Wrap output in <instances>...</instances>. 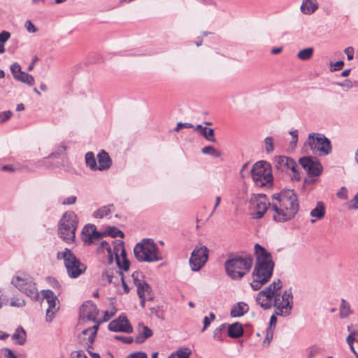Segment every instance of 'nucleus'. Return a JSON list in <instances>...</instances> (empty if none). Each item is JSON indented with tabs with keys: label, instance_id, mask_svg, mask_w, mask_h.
<instances>
[{
	"label": "nucleus",
	"instance_id": "obj_1",
	"mask_svg": "<svg viewBox=\"0 0 358 358\" xmlns=\"http://www.w3.org/2000/svg\"><path fill=\"white\" fill-rule=\"evenodd\" d=\"M299 204L297 196L292 189H284L272 196L270 213L277 222H286L297 214Z\"/></svg>",
	"mask_w": 358,
	"mask_h": 358
},
{
	"label": "nucleus",
	"instance_id": "obj_2",
	"mask_svg": "<svg viewBox=\"0 0 358 358\" xmlns=\"http://www.w3.org/2000/svg\"><path fill=\"white\" fill-rule=\"evenodd\" d=\"M257 257L256 264L252 271L253 280L250 285L254 290H259L271 279L274 267L271 255L258 243L255 245Z\"/></svg>",
	"mask_w": 358,
	"mask_h": 358
},
{
	"label": "nucleus",
	"instance_id": "obj_3",
	"mask_svg": "<svg viewBox=\"0 0 358 358\" xmlns=\"http://www.w3.org/2000/svg\"><path fill=\"white\" fill-rule=\"evenodd\" d=\"M282 287V282L280 280L273 281L268 287L259 292V295H263L270 299L274 298L273 306L275 308V313L278 316L287 317L290 315L293 308V295L292 290H285L280 296V290Z\"/></svg>",
	"mask_w": 358,
	"mask_h": 358
},
{
	"label": "nucleus",
	"instance_id": "obj_4",
	"mask_svg": "<svg viewBox=\"0 0 358 358\" xmlns=\"http://www.w3.org/2000/svg\"><path fill=\"white\" fill-rule=\"evenodd\" d=\"M134 253L136 259L140 262L151 263L163 259L159 249L150 238H145L138 243L134 248Z\"/></svg>",
	"mask_w": 358,
	"mask_h": 358
},
{
	"label": "nucleus",
	"instance_id": "obj_5",
	"mask_svg": "<svg viewBox=\"0 0 358 358\" xmlns=\"http://www.w3.org/2000/svg\"><path fill=\"white\" fill-rule=\"evenodd\" d=\"M253 262L252 255L245 257H236L225 262L227 273L234 280H240L251 268Z\"/></svg>",
	"mask_w": 358,
	"mask_h": 358
},
{
	"label": "nucleus",
	"instance_id": "obj_6",
	"mask_svg": "<svg viewBox=\"0 0 358 358\" xmlns=\"http://www.w3.org/2000/svg\"><path fill=\"white\" fill-rule=\"evenodd\" d=\"M57 259L63 260L68 275L71 278H77L86 271L87 266L68 248L58 252Z\"/></svg>",
	"mask_w": 358,
	"mask_h": 358
},
{
	"label": "nucleus",
	"instance_id": "obj_7",
	"mask_svg": "<svg viewBox=\"0 0 358 358\" xmlns=\"http://www.w3.org/2000/svg\"><path fill=\"white\" fill-rule=\"evenodd\" d=\"M78 223V217L74 212H66L59 220L58 228L59 237L67 243H73Z\"/></svg>",
	"mask_w": 358,
	"mask_h": 358
},
{
	"label": "nucleus",
	"instance_id": "obj_8",
	"mask_svg": "<svg viewBox=\"0 0 358 358\" xmlns=\"http://www.w3.org/2000/svg\"><path fill=\"white\" fill-rule=\"evenodd\" d=\"M255 184L259 187L270 185L273 182L271 166L264 161L256 162L250 170Z\"/></svg>",
	"mask_w": 358,
	"mask_h": 358
},
{
	"label": "nucleus",
	"instance_id": "obj_9",
	"mask_svg": "<svg viewBox=\"0 0 358 358\" xmlns=\"http://www.w3.org/2000/svg\"><path fill=\"white\" fill-rule=\"evenodd\" d=\"M304 149L310 148L313 153L327 155L331 151L330 141L322 134H309L303 145Z\"/></svg>",
	"mask_w": 358,
	"mask_h": 358
},
{
	"label": "nucleus",
	"instance_id": "obj_10",
	"mask_svg": "<svg viewBox=\"0 0 358 358\" xmlns=\"http://www.w3.org/2000/svg\"><path fill=\"white\" fill-rule=\"evenodd\" d=\"M11 283L31 299L38 300L39 293L36 285L30 275L24 273L16 275L12 279Z\"/></svg>",
	"mask_w": 358,
	"mask_h": 358
},
{
	"label": "nucleus",
	"instance_id": "obj_11",
	"mask_svg": "<svg viewBox=\"0 0 358 358\" xmlns=\"http://www.w3.org/2000/svg\"><path fill=\"white\" fill-rule=\"evenodd\" d=\"M271 203L265 194L253 195L250 200V214L253 219H261L267 210L270 211Z\"/></svg>",
	"mask_w": 358,
	"mask_h": 358
},
{
	"label": "nucleus",
	"instance_id": "obj_12",
	"mask_svg": "<svg viewBox=\"0 0 358 358\" xmlns=\"http://www.w3.org/2000/svg\"><path fill=\"white\" fill-rule=\"evenodd\" d=\"M208 252L207 247L201 244L196 245L189 259V265L193 271H199L205 265L208 259Z\"/></svg>",
	"mask_w": 358,
	"mask_h": 358
},
{
	"label": "nucleus",
	"instance_id": "obj_13",
	"mask_svg": "<svg viewBox=\"0 0 358 358\" xmlns=\"http://www.w3.org/2000/svg\"><path fill=\"white\" fill-rule=\"evenodd\" d=\"M43 298L46 300L48 308L46 310L45 319L47 322H52L55 313L59 310V300L55 294L50 289L41 291Z\"/></svg>",
	"mask_w": 358,
	"mask_h": 358
},
{
	"label": "nucleus",
	"instance_id": "obj_14",
	"mask_svg": "<svg viewBox=\"0 0 358 358\" xmlns=\"http://www.w3.org/2000/svg\"><path fill=\"white\" fill-rule=\"evenodd\" d=\"M108 329L114 332L131 333L133 328L129 322L125 315L122 314L116 320L111 321L108 324Z\"/></svg>",
	"mask_w": 358,
	"mask_h": 358
},
{
	"label": "nucleus",
	"instance_id": "obj_15",
	"mask_svg": "<svg viewBox=\"0 0 358 358\" xmlns=\"http://www.w3.org/2000/svg\"><path fill=\"white\" fill-rule=\"evenodd\" d=\"M299 163L310 176H317L322 172L321 164L317 160H313L309 157L301 158Z\"/></svg>",
	"mask_w": 358,
	"mask_h": 358
},
{
	"label": "nucleus",
	"instance_id": "obj_16",
	"mask_svg": "<svg viewBox=\"0 0 358 358\" xmlns=\"http://www.w3.org/2000/svg\"><path fill=\"white\" fill-rule=\"evenodd\" d=\"M98 328V325H94L92 327H89L83 330L80 334L79 339L80 343L83 346L87 348V349L92 348L96 335Z\"/></svg>",
	"mask_w": 358,
	"mask_h": 358
},
{
	"label": "nucleus",
	"instance_id": "obj_17",
	"mask_svg": "<svg viewBox=\"0 0 358 358\" xmlns=\"http://www.w3.org/2000/svg\"><path fill=\"white\" fill-rule=\"evenodd\" d=\"M98 312L96 305L90 302L83 304L80 308V316L94 322L96 321Z\"/></svg>",
	"mask_w": 358,
	"mask_h": 358
},
{
	"label": "nucleus",
	"instance_id": "obj_18",
	"mask_svg": "<svg viewBox=\"0 0 358 358\" xmlns=\"http://www.w3.org/2000/svg\"><path fill=\"white\" fill-rule=\"evenodd\" d=\"M293 159L285 156L275 157L274 159L275 167L282 171L288 173L289 166L293 167Z\"/></svg>",
	"mask_w": 358,
	"mask_h": 358
},
{
	"label": "nucleus",
	"instance_id": "obj_19",
	"mask_svg": "<svg viewBox=\"0 0 358 358\" xmlns=\"http://www.w3.org/2000/svg\"><path fill=\"white\" fill-rule=\"evenodd\" d=\"M319 8L317 0H302L300 11L307 15L313 14Z\"/></svg>",
	"mask_w": 358,
	"mask_h": 358
},
{
	"label": "nucleus",
	"instance_id": "obj_20",
	"mask_svg": "<svg viewBox=\"0 0 358 358\" xmlns=\"http://www.w3.org/2000/svg\"><path fill=\"white\" fill-rule=\"evenodd\" d=\"M98 159V170L99 171H104L108 169L111 164L112 162L108 155V154L104 151L101 150L97 155Z\"/></svg>",
	"mask_w": 358,
	"mask_h": 358
},
{
	"label": "nucleus",
	"instance_id": "obj_21",
	"mask_svg": "<svg viewBox=\"0 0 358 358\" xmlns=\"http://www.w3.org/2000/svg\"><path fill=\"white\" fill-rule=\"evenodd\" d=\"M138 334L136 336L135 341L137 343H143L147 338H150L152 335V330L146 326L139 324L138 326Z\"/></svg>",
	"mask_w": 358,
	"mask_h": 358
},
{
	"label": "nucleus",
	"instance_id": "obj_22",
	"mask_svg": "<svg viewBox=\"0 0 358 358\" xmlns=\"http://www.w3.org/2000/svg\"><path fill=\"white\" fill-rule=\"evenodd\" d=\"M310 215L315 219L310 220L311 223H315L317 220H322L325 215V207L322 202L319 201L317 203L315 208H314L310 213Z\"/></svg>",
	"mask_w": 358,
	"mask_h": 358
},
{
	"label": "nucleus",
	"instance_id": "obj_23",
	"mask_svg": "<svg viewBox=\"0 0 358 358\" xmlns=\"http://www.w3.org/2000/svg\"><path fill=\"white\" fill-rule=\"evenodd\" d=\"M248 310L249 307L247 303L238 302L232 307L230 314L233 317H241L246 313Z\"/></svg>",
	"mask_w": 358,
	"mask_h": 358
},
{
	"label": "nucleus",
	"instance_id": "obj_24",
	"mask_svg": "<svg viewBox=\"0 0 358 358\" xmlns=\"http://www.w3.org/2000/svg\"><path fill=\"white\" fill-rule=\"evenodd\" d=\"M115 211V206L113 204H109L102 206L94 212L93 216L95 218L102 219L107 217L109 214Z\"/></svg>",
	"mask_w": 358,
	"mask_h": 358
},
{
	"label": "nucleus",
	"instance_id": "obj_25",
	"mask_svg": "<svg viewBox=\"0 0 358 358\" xmlns=\"http://www.w3.org/2000/svg\"><path fill=\"white\" fill-rule=\"evenodd\" d=\"M134 278V283L137 286V294L139 298L145 297V293L151 291L150 286L145 282H141V280L136 279L134 276V273L132 275Z\"/></svg>",
	"mask_w": 358,
	"mask_h": 358
},
{
	"label": "nucleus",
	"instance_id": "obj_26",
	"mask_svg": "<svg viewBox=\"0 0 358 358\" xmlns=\"http://www.w3.org/2000/svg\"><path fill=\"white\" fill-rule=\"evenodd\" d=\"M243 333V329L239 322L230 324L228 328V334L231 338H239Z\"/></svg>",
	"mask_w": 358,
	"mask_h": 358
},
{
	"label": "nucleus",
	"instance_id": "obj_27",
	"mask_svg": "<svg viewBox=\"0 0 358 358\" xmlns=\"http://www.w3.org/2000/svg\"><path fill=\"white\" fill-rule=\"evenodd\" d=\"M12 339L18 345H22L26 341V332L22 327H18L12 336Z\"/></svg>",
	"mask_w": 358,
	"mask_h": 358
},
{
	"label": "nucleus",
	"instance_id": "obj_28",
	"mask_svg": "<svg viewBox=\"0 0 358 358\" xmlns=\"http://www.w3.org/2000/svg\"><path fill=\"white\" fill-rule=\"evenodd\" d=\"M118 246L121 248V255L123 258V262L122 264H120V259L117 257V255L116 254L117 264L118 265L120 268H122L124 271H127L129 268V262L128 261V259H126V254L123 247V242L120 241L118 244Z\"/></svg>",
	"mask_w": 358,
	"mask_h": 358
},
{
	"label": "nucleus",
	"instance_id": "obj_29",
	"mask_svg": "<svg viewBox=\"0 0 358 358\" xmlns=\"http://www.w3.org/2000/svg\"><path fill=\"white\" fill-rule=\"evenodd\" d=\"M256 302L264 310L269 309L272 306V299L263 295H259V293L256 296Z\"/></svg>",
	"mask_w": 358,
	"mask_h": 358
},
{
	"label": "nucleus",
	"instance_id": "obj_30",
	"mask_svg": "<svg viewBox=\"0 0 358 358\" xmlns=\"http://www.w3.org/2000/svg\"><path fill=\"white\" fill-rule=\"evenodd\" d=\"M313 48L309 47L299 50L297 52L296 57L302 61H307L313 57Z\"/></svg>",
	"mask_w": 358,
	"mask_h": 358
},
{
	"label": "nucleus",
	"instance_id": "obj_31",
	"mask_svg": "<svg viewBox=\"0 0 358 358\" xmlns=\"http://www.w3.org/2000/svg\"><path fill=\"white\" fill-rule=\"evenodd\" d=\"M85 159L87 166H89L92 171L98 170L96 160L92 152H87L85 155Z\"/></svg>",
	"mask_w": 358,
	"mask_h": 358
},
{
	"label": "nucleus",
	"instance_id": "obj_32",
	"mask_svg": "<svg viewBox=\"0 0 358 358\" xmlns=\"http://www.w3.org/2000/svg\"><path fill=\"white\" fill-rule=\"evenodd\" d=\"M191 354L192 350L188 348H185L171 353L169 358H189Z\"/></svg>",
	"mask_w": 358,
	"mask_h": 358
},
{
	"label": "nucleus",
	"instance_id": "obj_33",
	"mask_svg": "<svg viewBox=\"0 0 358 358\" xmlns=\"http://www.w3.org/2000/svg\"><path fill=\"white\" fill-rule=\"evenodd\" d=\"M17 81L25 83L29 86H32L34 84V77L24 71H22L19 76H17L15 79Z\"/></svg>",
	"mask_w": 358,
	"mask_h": 358
},
{
	"label": "nucleus",
	"instance_id": "obj_34",
	"mask_svg": "<svg viewBox=\"0 0 358 358\" xmlns=\"http://www.w3.org/2000/svg\"><path fill=\"white\" fill-rule=\"evenodd\" d=\"M94 226L86 225L82 230L83 240L85 243H87L89 241H91V234L93 233Z\"/></svg>",
	"mask_w": 358,
	"mask_h": 358
},
{
	"label": "nucleus",
	"instance_id": "obj_35",
	"mask_svg": "<svg viewBox=\"0 0 358 358\" xmlns=\"http://www.w3.org/2000/svg\"><path fill=\"white\" fill-rule=\"evenodd\" d=\"M351 313L350 306L345 300L342 299L340 307V316L341 318L347 317Z\"/></svg>",
	"mask_w": 358,
	"mask_h": 358
},
{
	"label": "nucleus",
	"instance_id": "obj_36",
	"mask_svg": "<svg viewBox=\"0 0 358 358\" xmlns=\"http://www.w3.org/2000/svg\"><path fill=\"white\" fill-rule=\"evenodd\" d=\"M105 234L113 238H124V233L115 227H108Z\"/></svg>",
	"mask_w": 358,
	"mask_h": 358
},
{
	"label": "nucleus",
	"instance_id": "obj_37",
	"mask_svg": "<svg viewBox=\"0 0 358 358\" xmlns=\"http://www.w3.org/2000/svg\"><path fill=\"white\" fill-rule=\"evenodd\" d=\"M201 152L204 155H210L215 157H220L221 156V152L210 145L203 148Z\"/></svg>",
	"mask_w": 358,
	"mask_h": 358
},
{
	"label": "nucleus",
	"instance_id": "obj_38",
	"mask_svg": "<svg viewBox=\"0 0 358 358\" xmlns=\"http://www.w3.org/2000/svg\"><path fill=\"white\" fill-rule=\"evenodd\" d=\"M114 279L111 280L110 283L113 284L117 289L121 287V283L124 279L123 274L122 272L116 271L114 275Z\"/></svg>",
	"mask_w": 358,
	"mask_h": 358
},
{
	"label": "nucleus",
	"instance_id": "obj_39",
	"mask_svg": "<svg viewBox=\"0 0 358 358\" xmlns=\"http://www.w3.org/2000/svg\"><path fill=\"white\" fill-rule=\"evenodd\" d=\"M201 134L208 141L210 142H215L216 139L214 138V130L213 129H203Z\"/></svg>",
	"mask_w": 358,
	"mask_h": 358
},
{
	"label": "nucleus",
	"instance_id": "obj_40",
	"mask_svg": "<svg viewBox=\"0 0 358 358\" xmlns=\"http://www.w3.org/2000/svg\"><path fill=\"white\" fill-rule=\"evenodd\" d=\"M293 167L289 166V172L291 171L292 173V179L295 180H299L300 179V175L299 172V166L296 163V162L293 159Z\"/></svg>",
	"mask_w": 358,
	"mask_h": 358
},
{
	"label": "nucleus",
	"instance_id": "obj_41",
	"mask_svg": "<svg viewBox=\"0 0 358 358\" xmlns=\"http://www.w3.org/2000/svg\"><path fill=\"white\" fill-rule=\"evenodd\" d=\"M10 69L15 80L22 72L20 65L17 62L12 64Z\"/></svg>",
	"mask_w": 358,
	"mask_h": 358
},
{
	"label": "nucleus",
	"instance_id": "obj_42",
	"mask_svg": "<svg viewBox=\"0 0 358 358\" xmlns=\"http://www.w3.org/2000/svg\"><path fill=\"white\" fill-rule=\"evenodd\" d=\"M116 271H113V270H108V271H104L103 273H102V281L103 282H107L108 283H110L111 282L112 280L114 279V275H115V272Z\"/></svg>",
	"mask_w": 358,
	"mask_h": 358
},
{
	"label": "nucleus",
	"instance_id": "obj_43",
	"mask_svg": "<svg viewBox=\"0 0 358 358\" xmlns=\"http://www.w3.org/2000/svg\"><path fill=\"white\" fill-rule=\"evenodd\" d=\"M265 149L267 153H271L274 150L273 139L271 136L266 137L264 139Z\"/></svg>",
	"mask_w": 358,
	"mask_h": 358
},
{
	"label": "nucleus",
	"instance_id": "obj_44",
	"mask_svg": "<svg viewBox=\"0 0 358 358\" xmlns=\"http://www.w3.org/2000/svg\"><path fill=\"white\" fill-rule=\"evenodd\" d=\"M66 150V147L65 145H60L59 146L57 150L52 152L48 157V158H52V157H55V158H58L59 157L62 155H64L65 151Z\"/></svg>",
	"mask_w": 358,
	"mask_h": 358
},
{
	"label": "nucleus",
	"instance_id": "obj_45",
	"mask_svg": "<svg viewBox=\"0 0 358 358\" xmlns=\"http://www.w3.org/2000/svg\"><path fill=\"white\" fill-rule=\"evenodd\" d=\"M215 319V315L213 313H210L209 317L206 316L203 318V327L202 331H204L208 327L210 324L211 322Z\"/></svg>",
	"mask_w": 358,
	"mask_h": 358
},
{
	"label": "nucleus",
	"instance_id": "obj_46",
	"mask_svg": "<svg viewBox=\"0 0 358 358\" xmlns=\"http://www.w3.org/2000/svg\"><path fill=\"white\" fill-rule=\"evenodd\" d=\"M348 205L350 209H358V192L355 195L353 199L348 202Z\"/></svg>",
	"mask_w": 358,
	"mask_h": 358
},
{
	"label": "nucleus",
	"instance_id": "obj_47",
	"mask_svg": "<svg viewBox=\"0 0 358 358\" xmlns=\"http://www.w3.org/2000/svg\"><path fill=\"white\" fill-rule=\"evenodd\" d=\"M25 305V302L23 299L20 298L12 299L10 301V306L13 307H23Z\"/></svg>",
	"mask_w": 358,
	"mask_h": 358
},
{
	"label": "nucleus",
	"instance_id": "obj_48",
	"mask_svg": "<svg viewBox=\"0 0 358 358\" xmlns=\"http://www.w3.org/2000/svg\"><path fill=\"white\" fill-rule=\"evenodd\" d=\"M102 236V234L97 231L96 230V228L94 227V230H93V233L91 234V241H89L87 244H92L95 241H99Z\"/></svg>",
	"mask_w": 358,
	"mask_h": 358
},
{
	"label": "nucleus",
	"instance_id": "obj_49",
	"mask_svg": "<svg viewBox=\"0 0 358 358\" xmlns=\"http://www.w3.org/2000/svg\"><path fill=\"white\" fill-rule=\"evenodd\" d=\"M12 114L13 113L10 110L0 113V123L8 120L12 116Z\"/></svg>",
	"mask_w": 358,
	"mask_h": 358
},
{
	"label": "nucleus",
	"instance_id": "obj_50",
	"mask_svg": "<svg viewBox=\"0 0 358 358\" xmlns=\"http://www.w3.org/2000/svg\"><path fill=\"white\" fill-rule=\"evenodd\" d=\"M353 82L350 80H345L343 83H338V85L341 87H342L344 90H348L353 87Z\"/></svg>",
	"mask_w": 358,
	"mask_h": 358
},
{
	"label": "nucleus",
	"instance_id": "obj_51",
	"mask_svg": "<svg viewBox=\"0 0 358 358\" xmlns=\"http://www.w3.org/2000/svg\"><path fill=\"white\" fill-rule=\"evenodd\" d=\"M330 65L331 67H334L331 69V71H336L341 70L343 66H344V62L343 61H338L336 62H331Z\"/></svg>",
	"mask_w": 358,
	"mask_h": 358
},
{
	"label": "nucleus",
	"instance_id": "obj_52",
	"mask_svg": "<svg viewBox=\"0 0 358 358\" xmlns=\"http://www.w3.org/2000/svg\"><path fill=\"white\" fill-rule=\"evenodd\" d=\"M24 27L29 33H35L37 30L31 20H27Z\"/></svg>",
	"mask_w": 358,
	"mask_h": 358
},
{
	"label": "nucleus",
	"instance_id": "obj_53",
	"mask_svg": "<svg viewBox=\"0 0 358 358\" xmlns=\"http://www.w3.org/2000/svg\"><path fill=\"white\" fill-rule=\"evenodd\" d=\"M77 201V197L76 196H70L69 197L65 198L62 202V205H72L74 204Z\"/></svg>",
	"mask_w": 358,
	"mask_h": 358
},
{
	"label": "nucleus",
	"instance_id": "obj_54",
	"mask_svg": "<svg viewBox=\"0 0 358 358\" xmlns=\"http://www.w3.org/2000/svg\"><path fill=\"white\" fill-rule=\"evenodd\" d=\"M10 37V34L7 31H2L0 33V44H4Z\"/></svg>",
	"mask_w": 358,
	"mask_h": 358
},
{
	"label": "nucleus",
	"instance_id": "obj_55",
	"mask_svg": "<svg viewBox=\"0 0 358 358\" xmlns=\"http://www.w3.org/2000/svg\"><path fill=\"white\" fill-rule=\"evenodd\" d=\"M71 358H87L85 353L82 350L73 351L71 354Z\"/></svg>",
	"mask_w": 358,
	"mask_h": 358
},
{
	"label": "nucleus",
	"instance_id": "obj_56",
	"mask_svg": "<svg viewBox=\"0 0 358 358\" xmlns=\"http://www.w3.org/2000/svg\"><path fill=\"white\" fill-rule=\"evenodd\" d=\"M115 338L124 343H131L134 341L133 338L131 336H115Z\"/></svg>",
	"mask_w": 358,
	"mask_h": 358
},
{
	"label": "nucleus",
	"instance_id": "obj_57",
	"mask_svg": "<svg viewBox=\"0 0 358 358\" xmlns=\"http://www.w3.org/2000/svg\"><path fill=\"white\" fill-rule=\"evenodd\" d=\"M248 166H249V163H245V164H244L243 165V166H242V168L241 169V171H240V174H241L242 178H245L246 176H248L249 174L250 173V171H248Z\"/></svg>",
	"mask_w": 358,
	"mask_h": 358
},
{
	"label": "nucleus",
	"instance_id": "obj_58",
	"mask_svg": "<svg viewBox=\"0 0 358 358\" xmlns=\"http://www.w3.org/2000/svg\"><path fill=\"white\" fill-rule=\"evenodd\" d=\"M344 52L346 54L348 59L352 60L354 58V48L351 46L346 48L344 50Z\"/></svg>",
	"mask_w": 358,
	"mask_h": 358
},
{
	"label": "nucleus",
	"instance_id": "obj_59",
	"mask_svg": "<svg viewBox=\"0 0 358 358\" xmlns=\"http://www.w3.org/2000/svg\"><path fill=\"white\" fill-rule=\"evenodd\" d=\"M127 358H148L146 353L143 352H138L130 354Z\"/></svg>",
	"mask_w": 358,
	"mask_h": 358
},
{
	"label": "nucleus",
	"instance_id": "obj_60",
	"mask_svg": "<svg viewBox=\"0 0 358 358\" xmlns=\"http://www.w3.org/2000/svg\"><path fill=\"white\" fill-rule=\"evenodd\" d=\"M194 126L191 123H182L178 122L176 127L175 128L176 131H178L181 128H192Z\"/></svg>",
	"mask_w": 358,
	"mask_h": 358
},
{
	"label": "nucleus",
	"instance_id": "obj_61",
	"mask_svg": "<svg viewBox=\"0 0 358 358\" xmlns=\"http://www.w3.org/2000/svg\"><path fill=\"white\" fill-rule=\"evenodd\" d=\"M121 287H122L123 288V291L121 290L120 287H119L117 289V292H118L119 294H126V293H128L129 291V288L128 287V285H127V283L124 282V280H123L122 283H121Z\"/></svg>",
	"mask_w": 358,
	"mask_h": 358
},
{
	"label": "nucleus",
	"instance_id": "obj_62",
	"mask_svg": "<svg viewBox=\"0 0 358 358\" xmlns=\"http://www.w3.org/2000/svg\"><path fill=\"white\" fill-rule=\"evenodd\" d=\"M115 311H116V310L115 309L114 307H113V309H112V310L110 312L106 311L105 313H104L103 320L104 321L109 320L113 316V315L115 314Z\"/></svg>",
	"mask_w": 358,
	"mask_h": 358
},
{
	"label": "nucleus",
	"instance_id": "obj_63",
	"mask_svg": "<svg viewBox=\"0 0 358 358\" xmlns=\"http://www.w3.org/2000/svg\"><path fill=\"white\" fill-rule=\"evenodd\" d=\"M4 351L6 352L4 356L6 358H17L13 352L9 348H5Z\"/></svg>",
	"mask_w": 358,
	"mask_h": 358
},
{
	"label": "nucleus",
	"instance_id": "obj_64",
	"mask_svg": "<svg viewBox=\"0 0 358 358\" xmlns=\"http://www.w3.org/2000/svg\"><path fill=\"white\" fill-rule=\"evenodd\" d=\"M350 334L355 338L357 340V343H358V324L355 325V329L352 330Z\"/></svg>",
	"mask_w": 358,
	"mask_h": 358
}]
</instances>
